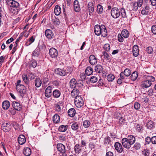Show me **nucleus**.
Returning <instances> with one entry per match:
<instances>
[{
    "label": "nucleus",
    "instance_id": "36",
    "mask_svg": "<svg viewBox=\"0 0 156 156\" xmlns=\"http://www.w3.org/2000/svg\"><path fill=\"white\" fill-rule=\"evenodd\" d=\"M79 127L78 123L77 122H73L71 125L72 129L74 131L77 130Z\"/></svg>",
    "mask_w": 156,
    "mask_h": 156
},
{
    "label": "nucleus",
    "instance_id": "25",
    "mask_svg": "<svg viewBox=\"0 0 156 156\" xmlns=\"http://www.w3.org/2000/svg\"><path fill=\"white\" fill-rule=\"evenodd\" d=\"M126 139L132 145L135 143L136 140L135 137L132 135L128 136L126 138Z\"/></svg>",
    "mask_w": 156,
    "mask_h": 156
},
{
    "label": "nucleus",
    "instance_id": "20",
    "mask_svg": "<svg viewBox=\"0 0 156 156\" xmlns=\"http://www.w3.org/2000/svg\"><path fill=\"white\" fill-rule=\"evenodd\" d=\"M70 87L71 88H75L77 84V82L76 80L74 78L71 79L70 82Z\"/></svg>",
    "mask_w": 156,
    "mask_h": 156
},
{
    "label": "nucleus",
    "instance_id": "37",
    "mask_svg": "<svg viewBox=\"0 0 156 156\" xmlns=\"http://www.w3.org/2000/svg\"><path fill=\"white\" fill-rule=\"evenodd\" d=\"M22 78L25 84L28 85V88H29V87L28 84L29 83V80L27 77V75L25 74L23 75Z\"/></svg>",
    "mask_w": 156,
    "mask_h": 156
},
{
    "label": "nucleus",
    "instance_id": "51",
    "mask_svg": "<svg viewBox=\"0 0 156 156\" xmlns=\"http://www.w3.org/2000/svg\"><path fill=\"white\" fill-rule=\"evenodd\" d=\"M121 15L123 18H126V15L125 9L122 8L121 9Z\"/></svg>",
    "mask_w": 156,
    "mask_h": 156
},
{
    "label": "nucleus",
    "instance_id": "59",
    "mask_svg": "<svg viewBox=\"0 0 156 156\" xmlns=\"http://www.w3.org/2000/svg\"><path fill=\"white\" fill-rule=\"evenodd\" d=\"M118 39L120 42H122L123 41V38L121 34H118Z\"/></svg>",
    "mask_w": 156,
    "mask_h": 156
},
{
    "label": "nucleus",
    "instance_id": "17",
    "mask_svg": "<svg viewBox=\"0 0 156 156\" xmlns=\"http://www.w3.org/2000/svg\"><path fill=\"white\" fill-rule=\"evenodd\" d=\"M18 141L20 145L24 144L26 141L24 136L23 135H20L18 138Z\"/></svg>",
    "mask_w": 156,
    "mask_h": 156
},
{
    "label": "nucleus",
    "instance_id": "8",
    "mask_svg": "<svg viewBox=\"0 0 156 156\" xmlns=\"http://www.w3.org/2000/svg\"><path fill=\"white\" fill-rule=\"evenodd\" d=\"M52 89V87L50 86H48L45 89L44 94L46 97L49 98L51 96Z\"/></svg>",
    "mask_w": 156,
    "mask_h": 156
},
{
    "label": "nucleus",
    "instance_id": "10",
    "mask_svg": "<svg viewBox=\"0 0 156 156\" xmlns=\"http://www.w3.org/2000/svg\"><path fill=\"white\" fill-rule=\"evenodd\" d=\"M89 63L92 65H95L97 62V59L95 56L93 55H91L89 58Z\"/></svg>",
    "mask_w": 156,
    "mask_h": 156
},
{
    "label": "nucleus",
    "instance_id": "56",
    "mask_svg": "<svg viewBox=\"0 0 156 156\" xmlns=\"http://www.w3.org/2000/svg\"><path fill=\"white\" fill-rule=\"evenodd\" d=\"M139 7V5L136 2H134L133 5V10L134 11H136Z\"/></svg>",
    "mask_w": 156,
    "mask_h": 156
},
{
    "label": "nucleus",
    "instance_id": "19",
    "mask_svg": "<svg viewBox=\"0 0 156 156\" xmlns=\"http://www.w3.org/2000/svg\"><path fill=\"white\" fill-rule=\"evenodd\" d=\"M133 53L134 56L137 57L139 53L138 47L137 45H134L133 48Z\"/></svg>",
    "mask_w": 156,
    "mask_h": 156
},
{
    "label": "nucleus",
    "instance_id": "34",
    "mask_svg": "<svg viewBox=\"0 0 156 156\" xmlns=\"http://www.w3.org/2000/svg\"><path fill=\"white\" fill-rule=\"evenodd\" d=\"M20 8L18 7V8H17L16 7H11L10 9V10L11 12L14 14H17L18 13V12L20 10Z\"/></svg>",
    "mask_w": 156,
    "mask_h": 156
},
{
    "label": "nucleus",
    "instance_id": "40",
    "mask_svg": "<svg viewBox=\"0 0 156 156\" xmlns=\"http://www.w3.org/2000/svg\"><path fill=\"white\" fill-rule=\"evenodd\" d=\"M103 55L104 58L107 60V61L110 62L111 60V58L108 53L105 51H104L103 52Z\"/></svg>",
    "mask_w": 156,
    "mask_h": 156
},
{
    "label": "nucleus",
    "instance_id": "26",
    "mask_svg": "<svg viewBox=\"0 0 156 156\" xmlns=\"http://www.w3.org/2000/svg\"><path fill=\"white\" fill-rule=\"evenodd\" d=\"M74 7L76 12H78L80 9V6L78 1L75 0L74 2Z\"/></svg>",
    "mask_w": 156,
    "mask_h": 156
},
{
    "label": "nucleus",
    "instance_id": "64",
    "mask_svg": "<svg viewBox=\"0 0 156 156\" xmlns=\"http://www.w3.org/2000/svg\"><path fill=\"white\" fill-rule=\"evenodd\" d=\"M152 31L154 34H156V25H153L151 28Z\"/></svg>",
    "mask_w": 156,
    "mask_h": 156
},
{
    "label": "nucleus",
    "instance_id": "15",
    "mask_svg": "<svg viewBox=\"0 0 156 156\" xmlns=\"http://www.w3.org/2000/svg\"><path fill=\"white\" fill-rule=\"evenodd\" d=\"M55 71L56 74L62 76H65L66 74L64 70L59 68L56 69Z\"/></svg>",
    "mask_w": 156,
    "mask_h": 156
},
{
    "label": "nucleus",
    "instance_id": "5",
    "mask_svg": "<svg viewBox=\"0 0 156 156\" xmlns=\"http://www.w3.org/2000/svg\"><path fill=\"white\" fill-rule=\"evenodd\" d=\"M16 88L22 96L23 95L26 93V88L23 85H20V86H17Z\"/></svg>",
    "mask_w": 156,
    "mask_h": 156
},
{
    "label": "nucleus",
    "instance_id": "45",
    "mask_svg": "<svg viewBox=\"0 0 156 156\" xmlns=\"http://www.w3.org/2000/svg\"><path fill=\"white\" fill-rule=\"evenodd\" d=\"M123 74H124V76L126 77L129 76L131 74V71L129 69L126 68L125 69L123 72Z\"/></svg>",
    "mask_w": 156,
    "mask_h": 156
},
{
    "label": "nucleus",
    "instance_id": "29",
    "mask_svg": "<svg viewBox=\"0 0 156 156\" xmlns=\"http://www.w3.org/2000/svg\"><path fill=\"white\" fill-rule=\"evenodd\" d=\"M150 12V8L148 6H146L141 11V13L143 15H147Z\"/></svg>",
    "mask_w": 156,
    "mask_h": 156
},
{
    "label": "nucleus",
    "instance_id": "54",
    "mask_svg": "<svg viewBox=\"0 0 156 156\" xmlns=\"http://www.w3.org/2000/svg\"><path fill=\"white\" fill-rule=\"evenodd\" d=\"M141 147V145L140 143L136 142L134 146V148L136 150L139 149Z\"/></svg>",
    "mask_w": 156,
    "mask_h": 156
},
{
    "label": "nucleus",
    "instance_id": "12",
    "mask_svg": "<svg viewBox=\"0 0 156 156\" xmlns=\"http://www.w3.org/2000/svg\"><path fill=\"white\" fill-rule=\"evenodd\" d=\"M12 105L14 109L17 111H19L21 109V106L20 104L17 102H12Z\"/></svg>",
    "mask_w": 156,
    "mask_h": 156
},
{
    "label": "nucleus",
    "instance_id": "38",
    "mask_svg": "<svg viewBox=\"0 0 156 156\" xmlns=\"http://www.w3.org/2000/svg\"><path fill=\"white\" fill-rule=\"evenodd\" d=\"M68 126L67 125H62L59 128V131L61 132H64L67 129Z\"/></svg>",
    "mask_w": 156,
    "mask_h": 156
},
{
    "label": "nucleus",
    "instance_id": "24",
    "mask_svg": "<svg viewBox=\"0 0 156 156\" xmlns=\"http://www.w3.org/2000/svg\"><path fill=\"white\" fill-rule=\"evenodd\" d=\"M9 102L8 101H5L2 103V107L5 110H7L10 106Z\"/></svg>",
    "mask_w": 156,
    "mask_h": 156
},
{
    "label": "nucleus",
    "instance_id": "61",
    "mask_svg": "<svg viewBox=\"0 0 156 156\" xmlns=\"http://www.w3.org/2000/svg\"><path fill=\"white\" fill-rule=\"evenodd\" d=\"M140 105L138 102H136L134 104V108L136 110H138L140 108Z\"/></svg>",
    "mask_w": 156,
    "mask_h": 156
},
{
    "label": "nucleus",
    "instance_id": "42",
    "mask_svg": "<svg viewBox=\"0 0 156 156\" xmlns=\"http://www.w3.org/2000/svg\"><path fill=\"white\" fill-rule=\"evenodd\" d=\"M59 116L55 114L53 116V121L55 123H57L59 122Z\"/></svg>",
    "mask_w": 156,
    "mask_h": 156
},
{
    "label": "nucleus",
    "instance_id": "9",
    "mask_svg": "<svg viewBox=\"0 0 156 156\" xmlns=\"http://www.w3.org/2000/svg\"><path fill=\"white\" fill-rule=\"evenodd\" d=\"M57 149L58 151L63 154H64L66 152L65 147L62 144H58L57 145ZM65 156V154H63Z\"/></svg>",
    "mask_w": 156,
    "mask_h": 156
},
{
    "label": "nucleus",
    "instance_id": "46",
    "mask_svg": "<svg viewBox=\"0 0 156 156\" xmlns=\"http://www.w3.org/2000/svg\"><path fill=\"white\" fill-rule=\"evenodd\" d=\"M35 40V38L34 36H32L29 39V40L27 41L26 43L25 44L27 46H28L30 45L32 43L34 42Z\"/></svg>",
    "mask_w": 156,
    "mask_h": 156
},
{
    "label": "nucleus",
    "instance_id": "53",
    "mask_svg": "<svg viewBox=\"0 0 156 156\" xmlns=\"http://www.w3.org/2000/svg\"><path fill=\"white\" fill-rule=\"evenodd\" d=\"M38 49L39 51L44 49L46 48V46L44 43H42L41 44H39Z\"/></svg>",
    "mask_w": 156,
    "mask_h": 156
},
{
    "label": "nucleus",
    "instance_id": "21",
    "mask_svg": "<svg viewBox=\"0 0 156 156\" xmlns=\"http://www.w3.org/2000/svg\"><path fill=\"white\" fill-rule=\"evenodd\" d=\"M23 154L26 156H30L31 153L30 149L29 147L25 148L23 151Z\"/></svg>",
    "mask_w": 156,
    "mask_h": 156
},
{
    "label": "nucleus",
    "instance_id": "57",
    "mask_svg": "<svg viewBox=\"0 0 156 156\" xmlns=\"http://www.w3.org/2000/svg\"><path fill=\"white\" fill-rule=\"evenodd\" d=\"M146 51L148 54H150L153 52V50L151 47L149 46L146 48Z\"/></svg>",
    "mask_w": 156,
    "mask_h": 156
},
{
    "label": "nucleus",
    "instance_id": "33",
    "mask_svg": "<svg viewBox=\"0 0 156 156\" xmlns=\"http://www.w3.org/2000/svg\"><path fill=\"white\" fill-rule=\"evenodd\" d=\"M62 103L60 102L58 103L55 106V109L56 112H61V109L60 106L61 105Z\"/></svg>",
    "mask_w": 156,
    "mask_h": 156
},
{
    "label": "nucleus",
    "instance_id": "27",
    "mask_svg": "<svg viewBox=\"0 0 156 156\" xmlns=\"http://www.w3.org/2000/svg\"><path fill=\"white\" fill-rule=\"evenodd\" d=\"M61 9L60 7L58 5H56L55 7L54 11L55 15L57 16L59 15L61 13Z\"/></svg>",
    "mask_w": 156,
    "mask_h": 156
},
{
    "label": "nucleus",
    "instance_id": "16",
    "mask_svg": "<svg viewBox=\"0 0 156 156\" xmlns=\"http://www.w3.org/2000/svg\"><path fill=\"white\" fill-rule=\"evenodd\" d=\"M95 71L98 73H102L103 71V68L101 65L99 64L97 65L94 68Z\"/></svg>",
    "mask_w": 156,
    "mask_h": 156
},
{
    "label": "nucleus",
    "instance_id": "63",
    "mask_svg": "<svg viewBox=\"0 0 156 156\" xmlns=\"http://www.w3.org/2000/svg\"><path fill=\"white\" fill-rule=\"evenodd\" d=\"M151 142L153 144H156V136H154L151 138Z\"/></svg>",
    "mask_w": 156,
    "mask_h": 156
},
{
    "label": "nucleus",
    "instance_id": "6",
    "mask_svg": "<svg viewBox=\"0 0 156 156\" xmlns=\"http://www.w3.org/2000/svg\"><path fill=\"white\" fill-rule=\"evenodd\" d=\"M103 26H100L98 25H96L94 27V32L95 34L97 36H99L101 33V31H100L101 29L104 30V27H103Z\"/></svg>",
    "mask_w": 156,
    "mask_h": 156
},
{
    "label": "nucleus",
    "instance_id": "35",
    "mask_svg": "<svg viewBox=\"0 0 156 156\" xmlns=\"http://www.w3.org/2000/svg\"><path fill=\"white\" fill-rule=\"evenodd\" d=\"M53 95L55 98H58L61 95L60 91L57 89L55 90L53 92Z\"/></svg>",
    "mask_w": 156,
    "mask_h": 156
},
{
    "label": "nucleus",
    "instance_id": "14",
    "mask_svg": "<svg viewBox=\"0 0 156 156\" xmlns=\"http://www.w3.org/2000/svg\"><path fill=\"white\" fill-rule=\"evenodd\" d=\"M45 36L48 39H51L53 38L54 34L52 31L50 29L46 30L45 32Z\"/></svg>",
    "mask_w": 156,
    "mask_h": 156
},
{
    "label": "nucleus",
    "instance_id": "44",
    "mask_svg": "<svg viewBox=\"0 0 156 156\" xmlns=\"http://www.w3.org/2000/svg\"><path fill=\"white\" fill-rule=\"evenodd\" d=\"M138 76V73L137 72H134L132 74L130 77L131 79L133 80H135L137 78Z\"/></svg>",
    "mask_w": 156,
    "mask_h": 156
},
{
    "label": "nucleus",
    "instance_id": "49",
    "mask_svg": "<svg viewBox=\"0 0 156 156\" xmlns=\"http://www.w3.org/2000/svg\"><path fill=\"white\" fill-rule=\"evenodd\" d=\"M97 9L98 13L101 14L103 13V8L101 5L98 4L97 6Z\"/></svg>",
    "mask_w": 156,
    "mask_h": 156
},
{
    "label": "nucleus",
    "instance_id": "58",
    "mask_svg": "<svg viewBox=\"0 0 156 156\" xmlns=\"http://www.w3.org/2000/svg\"><path fill=\"white\" fill-rule=\"evenodd\" d=\"M104 49L107 51H109L110 48V47L109 44H105L104 47Z\"/></svg>",
    "mask_w": 156,
    "mask_h": 156
},
{
    "label": "nucleus",
    "instance_id": "28",
    "mask_svg": "<svg viewBox=\"0 0 156 156\" xmlns=\"http://www.w3.org/2000/svg\"><path fill=\"white\" fill-rule=\"evenodd\" d=\"M89 11L90 13H92L94 10V7L93 3L92 2H90L88 4Z\"/></svg>",
    "mask_w": 156,
    "mask_h": 156
},
{
    "label": "nucleus",
    "instance_id": "30",
    "mask_svg": "<svg viewBox=\"0 0 156 156\" xmlns=\"http://www.w3.org/2000/svg\"><path fill=\"white\" fill-rule=\"evenodd\" d=\"M147 128L151 129L154 127V124L152 121H149L147 123Z\"/></svg>",
    "mask_w": 156,
    "mask_h": 156
},
{
    "label": "nucleus",
    "instance_id": "3",
    "mask_svg": "<svg viewBox=\"0 0 156 156\" xmlns=\"http://www.w3.org/2000/svg\"><path fill=\"white\" fill-rule=\"evenodd\" d=\"M111 14L112 16L115 19L119 17L120 14L119 10L116 7L113 8L112 9Z\"/></svg>",
    "mask_w": 156,
    "mask_h": 156
},
{
    "label": "nucleus",
    "instance_id": "47",
    "mask_svg": "<svg viewBox=\"0 0 156 156\" xmlns=\"http://www.w3.org/2000/svg\"><path fill=\"white\" fill-rule=\"evenodd\" d=\"M115 76L112 74H108L107 76V79L109 82H112L114 79Z\"/></svg>",
    "mask_w": 156,
    "mask_h": 156
},
{
    "label": "nucleus",
    "instance_id": "41",
    "mask_svg": "<svg viewBox=\"0 0 156 156\" xmlns=\"http://www.w3.org/2000/svg\"><path fill=\"white\" fill-rule=\"evenodd\" d=\"M121 34L122 37L125 38H127L129 35L128 31L126 30H122L121 31Z\"/></svg>",
    "mask_w": 156,
    "mask_h": 156
},
{
    "label": "nucleus",
    "instance_id": "11",
    "mask_svg": "<svg viewBox=\"0 0 156 156\" xmlns=\"http://www.w3.org/2000/svg\"><path fill=\"white\" fill-rule=\"evenodd\" d=\"M122 144L124 147L126 148H129L132 144L127 140L126 138H123L122 140Z\"/></svg>",
    "mask_w": 156,
    "mask_h": 156
},
{
    "label": "nucleus",
    "instance_id": "50",
    "mask_svg": "<svg viewBox=\"0 0 156 156\" xmlns=\"http://www.w3.org/2000/svg\"><path fill=\"white\" fill-rule=\"evenodd\" d=\"M6 125L5 126H3L2 129L3 131L5 132H8L9 131L10 129V126H8L7 125H8L7 123L6 124Z\"/></svg>",
    "mask_w": 156,
    "mask_h": 156
},
{
    "label": "nucleus",
    "instance_id": "7",
    "mask_svg": "<svg viewBox=\"0 0 156 156\" xmlns=\"http://www.w3.org/2000/svg\"><path fill=\"white\" fill-rule=\"evenodd\" d=\"M50 56L52 58H55L58 55L57 50L54 48H52L49 51Z\"/></svg>",
    "mask_w": 156,
    "mask_h": 156
},
{
    "label": "nucleus",
    "instance_id": "2",
    "mask_svg": "<svg viewBox=\"0 0 156 156\" xmlns=\"http://www.w3.org/2000/svg\"><path fill=\"white\" fill-rule=\"evenodd\" d=\"M74 103L76 106L78 108H81L84 104L83 99L80 96L76 97Z\"/></svg>",
    "mask_w": 156,
    "mask_h": 156
},
{
    "label": "nucleus",
    "instance_id": "23",
    "mask_svg": "<svg viewBox=\"0 0 156 156\" xmlns=\"http://www.w3.org/2000/svg\"><path fill=\"white\" fill-rule=\"evenodd\" d=\"M83 147V146L78 144H76L74 147L75 151L76 153H79L82 152Z\"/></svg>",
    "mask_w": 156,
    "mask_h": 156
},
{
    "label": "nucleus",
    "instance_id": "31",
    "mask_svg": "<svg viewBox=\"0 0 156 156\" xmlns=\"http://www.w3.org/2000/svg\"><path fill=\"white\" fill-rule=\"evenodd\" d=\"M75 113L76 111L74 108H70L68 111V115L71 117H73L74 116Z\"/></svg>",
    "mask_w": 156,
    "mask_h": 156
},
{
    "label": "nucleus",
    "instance_id": "60",
    "mask_svg": "<svg viewBox=\"0 0 156 156\" xmlns=\"http://www.w3.org/2000/svg\"><path fill=\"white\" fill-rule=\"evenodd\" d=\"M111 142L110 137L108 136L105 138L104 144H108Z\"/></svg>",
    "mask_w": 156,
    "mask_h": 156
},
{
    "label": "nucleus",
    "instance_id": "13",
    "mask_svg": "<svg viewBox=\"0 0 156 156\" xmlns=\"http://www.w3.org/2000/svg\"><path fill=\"white\" fill-rule=\"evenodd\" d=\"M115 147L118 152L121 153L123 151V148L121 144L119 142H116L115 143Z\"/></svg>",
    "mask_w": 156,
    "mask_h": 156
},
{
    "label": "nucleus",
    "instance_id": "62",
    "mask_svg": "<svg viewBox=\"0 0 156 156\" xmlns=\"http://www.w3.org/2000/svg\"><path fill=\"white\" fill-rule=\"evenodd\" d=\"M143 154L145 156H148L149 155L150 152L148 150H144L143 152Z\"/></svg>",
    "mask_w": 156,
    "mask_h": 156
},
{
    "label": "nucleus",
    "instance_id": "48",
    "mask_svg": "<svg viewBox=\"0 0 156 156\" xmlns=\"http://www.w3.org/2000/svg\"><path fill=\"white\" fill-rule=\"evenodd\" d=\"M90 125V122L87 120H86L83 122V125L85 128H87L89 127Z\"/></svg>",
    "mask_w": 156,
    "mask_h": 156
},
{
    "label": "nucleus",
    "instance_id": "32",
    "mask_svg": "<svg viewBox=\"0 0 156 156\" xmlns=\"http://www.w3.org/2000/svg\"><path fill=\"white\" fill-rule=\"evenodd\" d=\"M100 26H103V27H104V30H103L101 29L100 30V31H101V34L102 36L104 37H105L107 35V30L106 27L104 25H101Z\"/></svg>",
    "mask_w": 156,
    "mask_h": 156
},
{
    "label": "nucleus",
    "instance_id": "22",
    "mask_svg": "<svg viewBox=\"0 0 156 156\" xmlns=\"http://www.w3.org/2000/svg\"><path fill=\"white\" fill-rule=\"evenodd\" d=\"M42 84V81L41 79L38 77L36 78L34 80V84L37 87H40Z\"/></svg>",
    "mask_w": 156,
    "mask_h": 156
},
{
    "label": "nucleus",
    "instance_id": "52",
    "mask_svg": "<svg viewBox=\"0 0 156 156\" xmlns=\"http://www.w3.org/2000/svg\"><path fill=\"white\" fill-rule=\"evenodd\" d=\"M52 20L53 23L55 24L58 25L60 24V21L58 19L56 18L55 16V19H53Z\"/></svg>",
    "mask_w": 156,
    "mask_h": 156
},
{
    "label": "nucleus",
    "instance_id": "18",
    "mask_svg": "<svg viewBox=\"0 0 156 156\" xmlns=\"http://www.w3.org/2000/svg\"><path fill=\"white\" fill-rule=\"evenodd\" d=\"M80 91L79 90L76 88L74 89L71 92V96L73 98H76L78 96V94H79Z\"/></svg>",
    "mask_w": 156,
    "mask_h": 156
},
{
    "label": "nucleus",
    "instance_id": "39",
    "mask_svg": "<svg viewBox=\"0 0 156 156\" xmlns=\"http://www.w3.org/2000/svg\"><path fill=\"white\" fill-rule=\"evenodd\" d=\"M93 69L90 66L87 67L85 71L86 74L87 75H90L93 73Z\"/></svg>",
    "mask_w": 156,
    "mask_h": 156
},
{
    "label": "nucleus",
    "instance_id": "43",
    "mask_svg": "<svg viewBox=\"0 0 156 156\" xmlns=\"http://www.w3.org/2000/svg\"><path fill=\"white\" fill-rule=\"evenodd\" d=\"M40 54V51L39 49L37 48L33 51L32 56L37 57Z\"/></svg>",
    "mask_w": 156,
    "mask_h": 156
},
{
    "label": "nucleus",
    "instance_id": "55",
    "mask_svg": "<svg viewBox=\"0 0 156 156\" xmlns=\"http://www.w3.org/2000/svg\"><path fill=\"white\" fill-rule=\"evenodd\" d=\"M98 81V78L96 76H92L90 79V81L92 83H95Z\"/></svg>",
    "mask_w": 156,
    "mask_h": 156
},
{
    "label": "nucleus",
    "instance_id": "1",
    "mask_svg": "<svg viewBox=\"0 0 156 156\" xmlns=\"http://www.w3.org/2000/svg\"><path fill=\"white\" fill-rule=\"evenodd\" d=\"M154 80L155 78L154 77L152 76H148L147 80L142 82V86L145 88L148 87L151 85V82H154Z\"/></svg>",
    "mask_w": 156,
    "mask_h": 156
},
{
    "label": "nucleus",
    "instance_id": "4",
    "mask_svg": "<svg viewBox=\"0 0 156 156\" xmlns=\"http://www.w3.org/2000/svg\"><path fill=\"white\" fill-rule=\"evenodd\" d=\"M6 2L8 5H9L11 7L16 8H18L20 7L19 3L14 0H7Z\"/></svg>",
    "mask_w": 156,
    "mask_h": 156
}]
</instances>
